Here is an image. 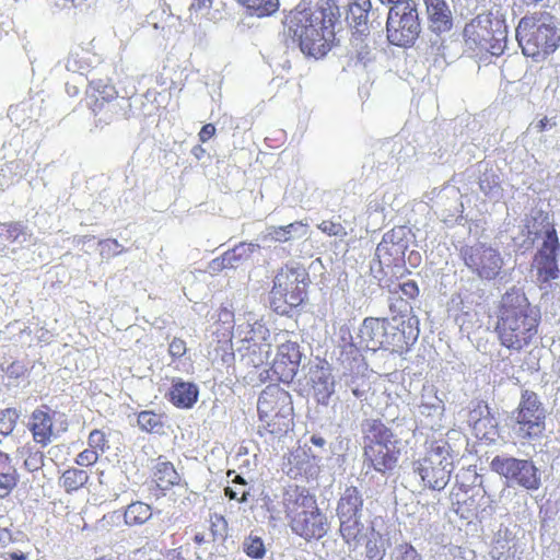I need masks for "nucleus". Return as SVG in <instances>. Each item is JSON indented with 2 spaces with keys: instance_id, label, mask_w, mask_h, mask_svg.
<instances>
[{
  "instance_id": "1",
  "label": "nucleus",
  "mask_w": 560,
  "mask_h": 560,
  "mask_svg": "<svg viewBox=\"0 0 560 560\" xmlns=\"http://www.w3.org/2000/svg\"><path fill=\"white\" fill-rule=\"evenodd\" d=\"M335 21L331 8L295 10L288 18V36L299 44L303 54L317 59L330 49Z\"/></svg>"
},
{
  "instance_id": "2",
  "label": "nucleus",
  "mask_w": 560,
  "mask_h": 560,
  "mask_svg": "<svg viewBox=\"0 0 560 560\" xmlns=\"http://www.w3.org/2000/svg\"><path fill=\"white\" fill-rule=\"evenodd\" d=\"M539 313L530 306L526 295L511 290L502 296L498 332L501 343L520 350L527 346L537 332Z\"/></svg>"
},
{
  "instance_id": "3",
  "label": "nucleus",
  "mask_w": 560,
  "mask_h": 560,
  "mask_svg": "<svg viewBox=\"0 0 560 560\" xmlns=\"http://www.w3.org/2000/svg\"><path fill=\"white\" fill-rule=\"evenodd\" d=\"M284 504L291 529L306 540L320 538L327 533V521L317 508L316 500L305 489L287 492Z\"/></svg>"
},
{
  "instance_id": "4",
  "label": "nucleus",
  "mask_w": 560,
  "mask_h": 560,
  "mask_svg": "<svg viewBox=\"0 0 560 560\" xmlns=\"http://www.w3.org/2000/svg\"><path fill=\"white\" fill-rule=\"evenodd\" d=\"M527 229L529 235L534 234L536 238L542 240L535 257L537 279L544 289L556 290L559 287L558 280H560V269L557 264L560 244L556 230L548 215L542 213L539 214V221L535 218Z\"/></svg>"
},
{
  "instance_id": "5",
  "label": "nucleus",
  "mask_w": 560,
  "mask_h": 560,
  "mask_svg": "<svg viewBox=\"0 0 560 560\" xmlns=\"http://www.w3.org/2000/svg\"><path fill=\"white\" fill-rule=\"evenodd\" d=\"M516 39L525 56L540 60L557 49L560 30L549 16H524L516 27Z\"/></svg>"
},
{
  "instance_id": "6",
  "label": "nucleus",
  "mask_w": 560,
  "mask_h": 560,
  "mask_svg": "<svg viewBox=\"0 0 560 560\" xmlns=\"http://www.w3.org/2000/svg\"><path fill=\"white\" fill-rule=\"evenodd\" d=\"M466 45L492 56H500L506 48L508 30L504 21L491 13L479 14L464 28Z\"/></svg>"
},
{
  "instance_id": "7",
  "label": "nucleus",
  "mask_w": 560,
  "mask_h": 560,
  "mask_svg": "<svg viewBox=\"0 0 560 560\" xmlns=\"http://www.w3.org/2000/svg\"><path fill=\"white\" fill-rule=\"evenodd\" d=\"M413 469L430 489H444L453 470L447 444L431 445L424 457L413 464Z\"/></svg>"
},
{
  "instance_id": "8",
  "label": "nucleus",
  "mask_w": 560,
  "mask_h": 560,
  "mask_svg": "<svg viewBox=\"0 0 560 560\" xmlns=\"http://www.w3.org/2000/svg\"><path fill=\"white\" fill-rule=\"evenodd\" d=\"M387 38L396 46L413 44L421 26L415 2H398L388 12L386 23Z\"/></svg>"
},
{
  "instance_id": "9",
  "label": "nucleus",
  "mask_w": 560,
  "mask_h": 560,
  "mask_svg": "<svg viewBox=\"0 0 560 560\" xmlns=\"http://www.w3.org/2000/svg\"><path fill=\"white\" fill-rule=\"evenodd\" d=\"M392 431L383 423H373L365 436L364 457L375 470L384 472L394 468L397 456Z\"/></svg>"
},
{
  "instance_id": "10",
  "label": "nucleus",
  "mask_w": 560,
  "mask_h": 560,
  "mask_svg": "<svg viewBox=\"0 0 560 560\" xmlns=\"http://www.w3.org/2000/svg\"><path fill=\"white\" fill-rule=\"evenodd\" d=\"M285 334H278L275 337V341L280 342L278 345V352L275 359L271 358V343L259 345V355L252 359L254 365L271 364L276 373L285 376H292L295 374L296 369L300 364L301 353L296 342L282 341V337Z\"/></svg>"
},
{
  "instance_id": "11",
  "label": "nucleus",
  "mask_w": 560,
  "mask_h": 560,
  "mask_svg": "<svg viewBox=\"0 0 560 560\" xmlns=\"http://www.w3.org/2000/svg\"><path fill=\"white\" fill-rule=\"evenodd\" d=\"M513 433L518 439L533 440L540 436L545 430V411L538 401L537 395L525 392L522 395Z\"/></svg>"
},
{
  "instance_id": "12",
  "label": "nucleus",
  "mask_w": 560,
  "mask_h": 560,
  "mask_svg": "<svg viewBox=\"0 0 560 560\" xmlns=\"http://www.w3.org/2000/svg\"><path fill=\"white\" fill-rule=\"evenodd\" d=\"M490 465L493 471L527 490H537L540 487L538 469L529 460L495 456Z\"/></svg>"
},
{
  "instance_id": "13",
  "label": "nucleus",
  "mask_w": 560,
  "mask_h": 560,
  "mask_svg": "<svg viewBox=\"0 0 560 560\" xmlns=\"http://www.w3.org/2000/svg\"><path fill=\"white\" fill-rule=\"evenodd\" d=\"M462 257L470 271L480 279H494L502 269L501 254L493 247L482 243L462 248Z\"/></svg>"
},
{
  "instance_id": "14",
  "label": "nucleus",
  "mask_w": 560,
  "mask_h": 560,
  "mask_svg": "<svg viewBox=\"0 0 560 560\" xmlns=\"http://www.w3.org/2000/svg\"><path fill=\"white\" fill-rule=\"evenodd\" d=\"M290 395L277 385L267 386L259 395L257 410L259 419L268 427L280 424V420L291 417Z\"/></svg>"
},
{
  "instance_id": "15",
  "label": "nucleus",
  "mask_w": 560,
  "mask_h": 560,
  "mask_svg": "<svg viewBox=\"0 0 560 560\" xmlns=\"http://www.w3.org/2000/svg\"><path fill=\"white\" fill-rule=\"evenodd\" d=\"M306 273L303 269L285 268L281 269L273 282L272 293L291 306H298L302 303L305 294Z\"/></svg>"
},
{
  "instance_id": "16",
  "label": "nucleus",
  "mask_w": 560,
  "mask_h": 560,
  "mask_svg": "<svg viewBox=\"0 0 560 560\" xmlns=\"http://www.w3.org/2000/svg\"><path fill=\"white\" fill-rule=\"evenodd\" d=\"M362 498L357 488L350 487L345 490L338 503V517L340 520V533L342 537L350 541L361 532L359 513L362 508Z\"/></svg>"
},
{
  "instance_id": "17",
  "label": "nucleus",
  "mask_w": 560,
  "mask_h": 560,
  "mask_svg": "<svg viewBox=\"0 0 560 560\" xmlns=\"http://www.w3.org/2000/svg\"><path fill=\"white\" fill-rule=\"evenodd\" d=\"M389 323L386 319L369 317L359 328L355 346L359 349L376 351L381 348L394 345L388 336Z\"/></svg>"
},
{
  "instance_id": "18",
  "label": "nucleus",
  "mask_w": 560,
  "mask_h": 560,
  "mask_svg": "<svg viewBox=\"0 0 560 560\" xmlns=\"http://www.w3.org/2000/svg\"><path fill=\"white\" fill-rule=\"evenodd\" d=\"M31 241V234L20 222L0 223V254L8 257L15 254Z\"/></svg>"
},
{
  "instance_id": "19",
  "label": "nucleus",
  "mask_w": 560,
  "mask_h": 560,
  "mask_svg": "<svg viewBox=\"0 0 560 560\" xmlns=\"http://www.w3.org/2000/svg\"><path fill=\"white\" fill-rule=\"evenodd\" d=\"M429 19V27L436 34L446 33L452 28L453 19L447 0H424Z\"/></svg>"
},
{
  "instance_id": "20",
  "label": "nucleus",
  "mask_w": 560,
  "mask_h": 560,
  "mask_svg": "<svg viewBox=\"0 0 560 560\" xmlns=\"http://www.w3.org/2000/svg\"><path fill=\"white\" fill-rule=\"evenodd\" d=\"M90 107L95 116V121L101 127L110 124L117 116H126V107H129L128 100L120 98L115 102L90 103Z\"/></svg>"
},
{
  "instance_id": "21",
  "label": "nucleus",
  "mask_w": 560,
  "mask_h": 560,
  "mask_svg": "<svg viewBox=\"0 0 560 560\" xmlns=\"http://www.w3.org/2000/svg\"><path fill=\"white\" fill-rule=\"evenodd\" d=\"M30 430L36 443L47 445L54 436L51 416L42 409L34 410L30 420Z\"/></svg>"
},
{
  "instance_id": "22",
  "label": "nucleus",
  "mask_w": 560,
  "mask_h": 560,
  "mask_svg": "<svg viewBox=\"0 0 560 560\" xmlns=\"http://www.w3.org/2000/svg\"><path fill=\"white\" fill-rule=\"evenodd\" d=\"M307 234V225L301 221L290 223L283 226H268L265 230L264 238L275 242H289L295 238H302Z\"/></svg>"
},
{
  "instance_id": "23",
  "label": "nucleus",
  "mask_w": 560,
  "mask_h": 560,
  "mask_svg": "<svg viewBox=\"0 0 560 560\" xmlns=\"http://www.w3.org/2000/svg\"><path fill=\"white\" fill-rule=\"evenodd\" d=\"M171 401L179 408H190L197 401L198 388L189 382H177L170 392Z\"/></svg>"
},
{
  "instance_id": "24",
  "label": "nucleus",
  "mask_w": 560,
  "mask_h": 560,
  "mask_svg": "<svg viewBox=\"0 0 560 560\" xmlns=\"http://www.w3.org/2000/svg\"><path fill=\"white\" fill-rule=\"evenodd\" d=\"M255 247H258V245L241 244L232 250L224 253L221 257L213 259L209 264V270L212 272H219L225 268H234L238 259Z\"/></svg>"
},
{
  "instance_id": "25",
  "label": "nucleus",
  "mask_w": 560,
  "mask_h": 560,
  "mask_svg": "<svg viewBox=\"0 0 560 560\" xmlns=\"http://www.w3.org/2000/svg\"><path fill=\"white\" fill-rule=\"evenodd\" d=\"M348 8L349 12L347 19L354 25L358 32L364 33L368 30L366 21L371 9V1L349 0Z\"/></svg>"
},
{
  "instance_id": "26",
  "label": "nucleus",
  "mask_w": 560,
  "mask_h": 560,
  "mask_svg": "<svg viewBox=\"0 0 560 560\" xmlns=\"http://www.w3.org/2000/svg\"><path fill=\"white\" fill-rule=\"evenodd\" d=\"M92 59L93 56L88 49L77 46L70 50L66 60V68L73 73L83 74L92 67Z\"/></svg>"
},
{
  "instance_id": "27",
  "label": "nucleus",
  "mask_w": 560,
  "mask_h": 560,
  "mask_svg": "<svg viewBox=\"0 0 560 560\" xmlns=\"http://www.w3.org/2000/svg\"><path fill=\"white\" fill-rule=\"evenodd\" d=\"M86 94L91 100L90 103H105L120 100L117 98L115 86L101 79L91 81L89 89L86 90Z\"/></svg>"
},
{
  "instance_id": "28",
  "label": "nucleus",
  "mask_w": 560,
  "mask_h": 560,
  "mask_svg": "<svg viewBox=\"0 0 560 560\" xmlns=\"http://www.w3.org/2000/svg\"><path fill=\"white\" fill-rule=\"evenodd\" d=\"M154 477L161 489H168L179 482V475L172 463L159 458L154 466Z\"/></svg>"
},
{
  "instance_id": "29",
  "label": "nucleus",
  "mask_w": 560,
  "mask_h": 560,
  "mask_svg": "<svg viewBox=\"0 0 560 560\" xmlns=\"http://www.w3.org/2000/svg\"><path fill=\"white\" fill-rule=\"evenodd\" d=\"M233 334L242 338V340L262 341V343H266L265 341L270 336L268 328L256 316L249 330L244 329V324H236Z\"/></svg>"
},
{
  "instance_id": "30",
  "label": "nucleus",
  "mask_w": 560,
  "mask_h": 560,
  "mask_svg": "<svg viewBox=\"0 0 560 560\" xmlns=\"http://www.w3.org/2000/svg\"><path fill=\"white\" fill-rule=\"evenodd\" d=\"M152 516L150 505L142 502H133L129 504L125 511V523L128 526L141 525Z\"/></svg>"
},
{
  "instance_id": "31",
  "label": "nucleus",
  "mask_w": 560,
  "mask_h": 560,
  "mask_svg": "<svg viewBox=\"0 0 560 560\" xmlns=\"http://www.w3.org/2000/svg\"><path fill=\"white\" fill-rule=\"evenodd\" d=\"M89 480V475L83 469L70 468L67 469L61 478V486L67 492L77 491L82 488Z\"/></svg>"
},
{
  "instance_id": "32",
  "label": "nucleus",
  "mask_w": 560,
  "mask_h": 560,
  "mask_svg": "<svg viewBox=\"0 0 560 560\" xmlns=\"http://www.w3.org/2000/svg\"><path fill=\"white\" fill-rule=\"evenodd\" d=\"M420 412L428 417L441 415L444 410L443 401L435 395L434 390H424L421 395Z\"/></svg>"
},
{
  "instance_id": "33",
  "label": "nucleus",
  "mask_w": 560,
  "mask_h": 560,
  "mask_svg": "<svg viewBox=\"0 0 560 560\" xmlns=\"http://www.w3.org/2000/svg\"><path fill=\"white\" fill-rule=\"evenodd\" d=\"M257 16H266L275 13L279 8V0H238Z\"/></svg>"
},
{
  "instance_id": "34",
  "label": "nucleus",
  "mask_w": 560,
  "mask_h": 560,
  "mask_svg": "<svg viewBox=\"0 0 560 560\" xmlns=\"http://www.w3.org/2000/svg\"><path fill=\"white\" fill-rule=\"evenodd\" d=\"M19 412L14 408H8L0 412V434L9 435L15 428Z\"/></svg>"
},
{
  "instance_id": "35",
  "label": "nucleus",
  "mask_w": 560,
  "mask_h": 560,
  "mask_svg": "<svg viewBox=\"0 0 560 560\" xmlns=\"http://www.w3.org/2000/svg\"><path fill=\"white\" fill-rule=\"evenodd\" d=\"M139 427L147 432H158L162 428L161 419L151 411H142L138 415Z\"/></svg>"
},
{
  "instance_id": "36",
  "label": "nucleus",
  "mask_w": 560,
  "mask_h": 560,
  "mask_svg": "<svg viewBox=\"0 0 560 560\" xmlns=\"http://www.w3.org/2000/svg\"><path fill=\"white\" fill-rule=\"evenodd\" d=\"M243 548L247 556L255 559L262 558L266 552L264 542L259 537L249 536L245 539Z\"/></svg>"
},
{
  "instance_id": "37",
  "label": "nucleus",
  "mask_w": 560,
  "mask_h": 560,
  "mask_svg": "<svg viewBox=\"0 0 560 560\" xmlns=\"http://www.w3.org/2000/svg\"><path fill=\"white\" fill-rule=\"evenodd\" d=\"M103 257L117 256L122 253V246L116 240H106L98 243Z\"/></svg>"
},
{
  "instance_id": "38",
  "label": "nucleus",
  "mask_w": 560,
  "mask_h": 560,
  "mask_svg": "<svg viewBox=\"0 0 560 560\" xmlns=\"http://www.w3.org/2000/svg\"><path fill=\"white\" fill-rule=\"evenodd\" d=\"M15 472H2L0 474V498H4L16 485Z\"/></svg>"
},
{
  "instance_id": "39",
  "label": "nucleus",
  "mask_w": 560,
  "mask_h": 560,
  "mask_svg": "<svg viewBox=\"0 0 560 560\" xmlns=\"http://www.w3.org/2000/svg\"><path fill=\"white\" fill-rule=\"evenodd\" d=\"M318 229L330 236H346L347 232L345 228L337 222L332 221H323L320 224H318Z\"/></svg>"
},
{
  "instance_id": "40",
  "label": "nucleus",
  "mask_w": 560,
  "mask_h": 560,
  "mask_svg": "<svg viewBox=\"0 0 560 560\" xmlns=\"http://www.w3.org/2000/svg\"><path fill=\"white\" fill-rule=\"evenodd\" d=\"M98 459V452L93 448H86L82 451L75 459L79 466H90L96 463Z\"/></svg>"
},
{
  "instance_id": "41",
  "label": "nucleus",
  "mask_w": 560,
  "mask_h": 560,
  "mask_svg": "<svg viewBox=\"0 0 560 560\" xmlns=\"http://www.w3.org/2000/svg\"><path fill=\"white\" fill-rule=\"evenodd\" d=\"M105 445V434L100 430H93L89 435V446L97 452H103Z\"/></svg>"
},
{
  "instance_id": "42",
  "label": "nucleus",
  "mask_w": 560,
  "mask_h": 560,
  "mask_svg": "<svg viewBox=\"0 0 560 560\" xmlns=\"http://www.w3.org/2000/svg\"><path fill=\"white\" fill-rule=\"evenodd\" d=\"M168 352L172 357L180 358L186 353V343L184 340L175 338L171 341Z\"/></svg>"
},
{
  "instance_id": "43",
  "label": "nucleus",
  "mask_w": 560,
  "mask_h": 560,
  "mask_svg": "<svg viewBox=\"0 0 560 560\" xmlns=\"http://www.w3.org/2000/svg\"><path fill=\"white\" fill-rule=\"evenodd\" d=\"M224 491L228 498L231 500H238L241 502H245L247 500V495L249 494V492L244 488L242 490H235L232 487H226Z\"/></svg>"
},
{
  "instance_id": "44",
  "label": "nucleus",
  "mask_w": 560,
  "mask_h": 560,
  "mask_svg": "<svg viewBox=\"0 0 560 560\" xmlns=\"http://www.w3.org/2000/svg\"><path fill=\"white\" fill-rule=\"evenodd\" d=\"M404 295L408 298H416L419 293L418 285L415 281H407L401 285Z\"/></svg>"
},
{
  "instance_id": "45",
  "label": "nucleus",
  "mask_w": 560,
  "mask_h": 560,
  "mask_svg": "<svg viewBox=\"0 0 560 560\" xmlns=\"http://www.w3.org/2000/svg\"><path fill=\"white\" fill-rule=\"evenodd\" d=\"M366 555L371 560H381L383 556L381 550L376 547V542L372 540H369L366 544Z\"/></svg>"
},
{
  "instance_id": "46",
  "label": "nucleus",
  "mask_w": 560,
  "mask_h": 560,
  "mask_svg": "<svg viewBox=\"0 0 560 560\" xmlns=\"http://www.w3.org/2000/svg\"><path fill=\"white\" fill-rule=\"evenodd\" d=\"M215 132V127L212 124L205 125L199 132V140L201 142L208 141Z\"/></svg>"
},
{
  "instance_id": "47",
  "label": "nucleus",
  "mask_w": 560,
  "mask_h": 560,
  "mask_svg": "<svg viewBox=\"0 0 560 560\" xmlns=\"http://www.w3.org/2000/svg\"><path fill=\"white\" fill-rule=\"evenodd\" d=\"M255 319V314L249 312L243 315V318H237V324H244V329L249 330L252 328L253 322Z\"/></svg>"
},
{
  "instance_id": "48",
  "label": "nucleus",
  "mask_w": 560,
  "mask_h": 560,
  "mask_svg": "<svg viewBox=\"0 0 560 560\" xmlns=\"http://www.w3.org/2000/svg\"><path fill=\"white\" fill-rule=\"evenodd\" d=\"M399 560H421L412 547H406Z\"/></svg>"
},
{
  "instance_id": "49",
  "label": "nucleus",
  "mask_w": 560,
  "mask_h": 560,
  "mask_svg": "<svg viewBox=\"0 0 560 560\" xmlns=\"http://www.w3.org/2000/svg\"><path fill=\"white\" fill-rule=\"evenodd\" d=\"M211 0H192L190 4V10L199 11L202 9L210 8Z\"/></svg>"
},
{
  "instance_id": "50",
  "label": "nucleus",
  "mask_w": 560,
  "mask_h": 560,
  "mask_svg": "<svg viewBox=\"0 0 560 560\" xmlns=\"http://www.w3.org/2000/svg\"><path fill=\"white\" fill-rule=\"evenodd\" d=\"M551 122H550V119H548L547 117H544L542 119H540L537 124L534 125V129L537 131V132H542L545 131L548 127H551Z\"/></svg>"
},
{
  "instance_id": "51",
  "label": "nucleus",
  "mask_w": 560,
  "mask_h": 560,
  "mask_svg": "<svg viewBox=\"0 0 560 560\" xmlns=\"http://www.w3.org/2000/svg\"><path fill=\"white\" fill-rule=\"evenodd\" d=\"M26 556L24 553H18V552H9L7 560H25Z\"/></svg>"
},
{
  "instance_id": "52",
  "label": "nucleus",
  "mask_w": 560,
  "mask_h": 560,
  "mask_svg": "<svg viewBox=\"0 0 560 560\" xmlns=\"http://www.w3.org/2000/svg\"><path fill=\"white\" fill-rule=\"evenodd\" d=\"M311 441H312V443H313L314 445H317V446H319V447L324 446V445H325V443H326V441H325V439H324V438H322V436H316V435H313V436L311 438Z\"/></svg>"
},
{
  "instance_id": "53",
  "label": "nucleus",
  "mask_w": 560,
  "mask_h": 560,
  "mask_svg": "<svg viewBox=\"0 0 560 560\" xmlns=\"http://www.w3.org/2000/svg\"><path fill=\"white\" fill-rule=\"evenodd\" d=\"M35 459H36V458H35V457H33V458H31V459L25 460V465H26L31 470H33V469H37V468H38V466H37V462H36Z\"/></svg>"
},
{
  "instance_id": "54",
  "label": "nucleus",
  "mask_w": 560,
  "mask_h": 560,
  "mask_svg": "<svg viewBox=\"0 0 560 560\" xmlns=\"http://www.w3.org/2000/svg\"><path fill=\"white\" fill-rule=\"evenodd\" d=\"M9 539L10 538V533L8 529H1L0 530V541H4L5 539Z\"/></svg>"
},
{
  "instance_id": "55",
  "label": "nucleus",
  "mask_w": 560,
  "mask_h": 560,
  "mask_svg": "<svg viewBox=\"0 0 560 560\" xmlns=\"http://www.w3.org/2000/svg\"><path fill=\"white\" fill-rule=\"evenodd\" d=\"M93 241V237L92 236H82L80 238H78V245L82 244L84 245L86 242H91Z\"/></svg>"
},
{
  "instance_id": "56",
  "label": "nucleus",
  "mask_w": 560,
  "mask_h": 560,
  "mask_svg": "<svg viewBox=\"0 0 560 560\" xmlns=\"http://www.w3.org/2000/svg\"><path fill=\"white\" fill-rule=\"evenodd\" d=\"M352 394L357 397V398H363L365 393L364 390H361L359 388H353L352 389Z\"/></svg>"
},
{
  "instance_id": "57",
  "label": "nucleus",
  "mask_w": 560,
  "mask_h": 560,
  "mask_svg": "<svg viewBox=\"0 0 560 560\" xmlns=\"http://www.w3.org/2000/svg\"><path fill=\"white\" fill-rule=\"evenodd\" d=\"M382 3H393L396 5L398 2H412L411 0H381Z\"/></svg>"
},
{
  "instance_id": "58",
  "label": "nucleus",
  "mask_w": 560,
  "mask_h": 560,
  "mask_svg": "<svg viewBox=\"0 0 560 560\" xmlns=\"http://www.w3.org/2000/svg\"><path fill=\"white\" fill-rule=\"evenodd\" d=\"M386 236L383 238V242L378 244L376 252L380 255L385 249Z\"/></svg>"
},
{
  "instance_id": "59",
  "label": "nucleus",
  "mask_w": 560,
  "mask_h": 560,
  "mask_svg": "<svg viewBox=\"0 0 560 560\" xmlns=\"http://www.w3.org/2000/svg\"><path fill=\"white\" fill-rule=\"evenodd\" d=\"M234 482H237V483L242 485L243 487L245 486V481L241 476H236Z\"/></svg>"
},
{
  "instance_id": "60",
  "label": "nucleus",
  "mask_w": 560,
  "mask_h": 560,
  "mask_svg": "<svg viewBox=\"0 0 560 560\" xmlns=\"http://www.w3.org/2000/svg\"><path fill=\"white\" fill-rule=\"evenodd\" d=\"M359 59L362 60V61H365L368 60L369 58L366 56H362V52H359L358 55Z\"/></svg>"
},
{
  "instance_id": "61",
  "label": "nucleus",
  "mask_w": 560,
  "mask_h": 560,
  "mask_svg": "<svg viewBox=\"0 0 560 560\" xmlns=\"http://www.w3.org/2000/svg\"><path fill=\"white\" fill-rule=\"evenodd\" d=\"M68 92H69V93H72V94H77V93H78V90H77V88H73V89H71V91H70V89L68 88Z\"/></svg>"
},
{
  "instance_id": "62",
  "label": "nucleus",
  "mask_w": 560,
  "mask_h": 560,
  "mask_svg": "<svg viewBox=\"0 0 560 560\" xmlns=\"http://www.w3.org/2000/svg\"><path fill=\"white\" fill-rule=\"evenodd\" d=\"M68 92H69V93H72V94H77V93H78V90H77V88H73V89H71V91H70V89L68 88Z\"/></svg>"
},
{
  "instance_id": "63",
  "label": "nucleus",
  "mask_w": 560,
  "mask_h": 560,
  "mask_svg": "<svg viewBox=\"0 0 560 560\" xmlns=\"http://www.w3.org/2000/svg\"><path fill=\"white\" fill-rule=\"evenodd\" d=\"M558 373L560 375V357H559V360H558Z\"/></svg>"
}]
</instances>
